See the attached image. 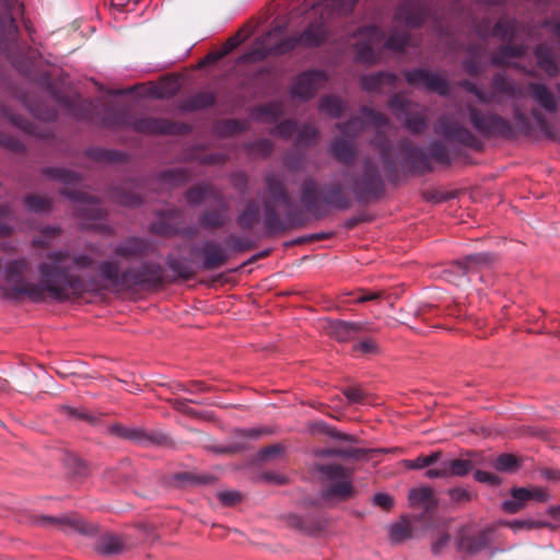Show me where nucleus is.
Here are the masks:
<instances>
[{
    "instance_id": "f257e3e1",
    "label": "nucleus",
    "mask_w": 560,
    "mask_h": 560,
    "mask_svg": "<svg viewBox=\"0 0 560 560\" xmlns=\"http://www.w3.org/2000/svg\"><path fill=\"white\" fill-rule=\"evenodd\" d=\"M93 265L94 259L88 254L72 255L68 249H58L49 252L37 266L38 282L25 278L28 262L24 258L9 261L3 279L13 294L25 295L33 302L47 298L65 302L94 288V280L84 275Z\"/></svg>"
},
{
    "instance_id": "f03ea898",
    "label": "nucleus",
    "mask_w": 560,
    "mask_h": 560,
    "mask_svg": "<svg viewBox=\"0 0 560 560\" xmlns=\"http://www.w3.org/2000/svg\"><path fill=\"white\" fill-rule=\"evenodd\" d=\"M357 0H305L308 13L319 15V21L311 24L300 36L282 38L285 26L277 25L260 36L255 44L243 55V61H259L269 55H282L296 46H318L326 37L324 22L335 14L348 13Z\"/></svg>"
},
{
    "instance_id": "7ed1b4c3",
    "label": "nucleus",
    "mask_w": 560,
    "mask_h": 560,
    "mask_svg": "<svg viewBox=\"0 0 560 560\" xmlns=\"http://www.w3.org/2000/svg\"><path fill=\"white\" fill-rule=\"evenodd\" d=\"M358 37L362 43L357 46V59L364 63H374L378 60L377 50L384 46L393 51H402L408 45L406 34H393L384 42L383 32L376 26H366L358 32Z\"/></svg>"
},
{
    "instance_id": "20e7f679",
    "label": "nucleus",
    "mask_w": 560,
    "mask_h": 560,
    "mask_svg": "<svg viewBox=\"0 0 560 560\" xmlns=\"http://www.w3.org/2000/svg\"><path fill=\"white\" fill-rule=\"evenodd\" d=\"M266 190L268 198L264 201L265 207V228L268 234H276L285 229V224L277 214L273 206L280 205L285 208L290 207V199L287 194L283 178L273 173H269L265 177Z\"/></svg>"
},
{
    "instance_id": "39448f33",
    "label": "nucleus",
    "mask_w": 560,
    "mask_h": 560,
    "mask_svg": "<svg viewBox=\"0 0 560 560\" xmlns=\"http://www.w3.org/2000/svg\"><path fill=\"white\" fill-rule=\"evenodd\" d=\"M318 471L324 477L328 486L322 491L323 499H346L353 494L351 474L348 469L339 465H323Z\"/></svg>"
},
{
    "instance_id": "423d86ee",
    "label": "nucleus",
    "mask_w": 560,
    "mask_h": 560,
    "mask_svg": "<svg viewBox=\"0 0 560 560\" xmlns=\"http://www.w3.org/2000/svg\"><path fill=\"white\" fill-rule=\"evenodd\" d=\"M470 122L482 136H498L511 138L514 136L512 125L503 117L494 113H481L475 106L468 105Z\"/></svg>"
},
{
    "instance_id": "0eeeda50",
    "label": "nucleus",
    "mask_w": 560,
    "mask_h": 560,
    "mask_svg": "<svg viewBox=\"0 0 560 560\" xmlns=\"http://www.w3.org/2000/svg\"><path fill=\"white\" fill-rule=\"evenodd\" d=\"M186 199L188 203H190L191 206H197L202 202L218 199L220 206L222 207V210L208 211L203 213L199 219V223L203 228H219L223 225L224 212L226 211V207L223 200L217 194V191H214L211 187L202 186L192 188L187 192Z\"/></svg>"
},
{
    "instance_id": "6e6552de",
    "label": "nucleus",
    "mask_w": 560,
    "mask_h": 560,
    "mask_svg": "<svg viewBox=\"0 0 560 560\" xmlns=\"http://www.w3.org/2000/svg\"><path fill=\"white\" fill-rule=\"evenodd\" d=\"M405 78L409 84L442 96L448 95L451 90L450 83L444 75L425 69L407 71Z\"/></svg>"
},
{
    "instance_id": "1a4fd4ad",
    "label": "nucleus",
    "mask_w": 560,
    "mask_h": 560,
    "mask_svg": "<svg viewBox=\"0 0 560 560\" xmlns=\"http://www.w3.org/2000/svg\"><path fill=\"white\" fill-rule=\"evenodd\" d=\"M436 131L452 143H458L474 149L480 147L479 140L467 128L454 121L451 117H441Z\"/></svg>"
},
{
    "instance_id": "9d476101",
    "label": "nucleus",
    "mask_w": 560,
    "mask_h": 560,
    "mask_svg": "<svg viewBox=\"0 0 560 560\" xmlns=\"http://www.w3.org/2000/svg\"><path fill=\"white\" fill-rule=\"evenodd\" d=\"M326 81L327 77L324 71H305L295 78L291 86V95L301 100H308L315 95Z\"/></svg>"
},
{
    "instance_id": "9b49d317",
    "label": "nucleus",
    "mask_w": 560,
    "mask_h": 560,
    "mask_svg": "<svg viewBox=\"0 0 560 560\" xmlns=\"http://www.w3.org/2000/svg\"><path fill=\"white\" fill-rule=\"evenodd\" d=\"M61 194L78 203L75 209L78 217L88 221H98L103 219V210L95 198L89 197L80 191L62 190Z\"/></svg>"
},
{
    "instance_id": "f8f14e48",
    "label": "nucleus",
    "mask_w": 560,
    "mask_h": 560,
    "mask_svg": "<svg viewBox=\"0 0 560 560\" xmlns=\"http://www.w3.org/2000/svg\"><path fill=\"white\" fill-rule=\"evenodd\" d=\"M381 188L382 180L378 171L366 164L364 174L355 179L352 189L358 199H370L377 195Z\"/></svg>"
},
{
    "instance_id": "ddd939ff",
    "label": "nucleus",
    "mask_w": 560,
    "mask_h": 560,
    "mask_svg": "<svg viewBox=\"0 0 560 560\" xmlns=\"http://www.w3.org/2000/svg\"><path fill=\"white\" fill-rule=\"evenodd\" d=\"M132 130L149 135H172L179 130V127L165 119L141 117L125 121Z\"/></svg>"
},
{
    "instance_id": "4468645a",
    "label": "nucleus",
    "mask_w": 560,
    "mask_h": 560,
    "mask_svg": "<svg viewBox=\"0 0 560 560\" xmlns=\"http://www.w3.org/2000/svg\"><path fill=\"white\" fill-rule=\"evenodd\" d=\"M323 329L328 336L338 341H348L363 330V325L339 319H326Z\"/></svg>"
},
{
    "instance_id": "2eb2a0df",
    "label": "nucleus",
    "mask_w": 560,
    "mask_h": 560,
    "mask_svg": "<svg viewBox=\"0 0 560 560\" xmlns=\"http://www.w3.org/2000/svg\"><path fill=\"white\" fill-rule=\"evenodd\" d=\"M494 257L488 253H478L466 256L463 260L457 261L454 268L458 272L457 279L454 280L456 285H463L468 281L467 273L474 268L489 266L493 262Z\"/></svg>"
},
{
    "instance_id": "dca6fc26",
    "label": "nucleus",
    "mask_w": 560,
    "mask_h": 560,
    "mask_svg": "<svg viewBox=\"0 0 560 560\" xmlns=\"http://www.w3.org/2000/svg\"><path fill=\"white\" fill-rule=\"evenodd\" d=\"M163 282V269L159 264L145 262L131 271L130 285L158 287Z\"/></svg>"
},
{
    "instance_id": "f3484780",
    "label": "nucleus",
    "mask_w": 560,
    "mask_h": 560,
    "mask_svg": "<svg viewBox=\"0 0 560 560\" xmlns=\"http://www.w3.org/2000/svg\"><path fill=\"white\" fill-rule=\"evenodd\" d=\"M202 253V268L207 270L219 268L229 259L226 250L215 242H207Z\"/></svg>"
},
{
    "instance_id": "a211bd4d",
    "label": "nucleus",
    "mask_w": 560,
    "mask_h": 560,
    "mask_svg": "<svg viewBox=\"0 0 560 560\" xmlns=\"http://www.w3.org/2000/svg\"><path fill=\"white\" fill-rule=\"evenodd\" d=\"M100 276L103 280L114 285H130L131 271H120L113 261H103L98 266Z\"/></svg>"
},
{
    "instance_id": "6ab92c4d",
    "label": "nucleus",
    "mask_w": 560,
    "mask_h": 560,
    "mask_svg": "<svg viewBox=\"0 0 560 560\" xmlns=\"http://www.w3.org/2000/svg\"><path fill=\"white\" fill-rule=\"evenodd\" d=\"M268 433L269 431L264 428L237 429L234 431V436L235 439L240 440V442L230 444L228 446L218 447L215 451L218 453H234L246 447V440H256Z\"/></svg>"
},
{
    "instance_id": "aec40b11",
    "label": "nucleus",
    "mask_w": 560,
    "mask_h": 560,
    "mask_svg": "<svg viewBox=\"0 0 560 560\" xmlns=\"http://www.w3.org/2000/svg\"><path fill=\"white\" fill-rule=\"evenodd\" d=\"M528 89L532 93L534 101L546 112H557V100L552 92L541 83H530Z\"/></svg>"
},
{
    "instance_id": "412c9836",
    "label": "nucleus",
    "mask_w": 560,
    "mask_h": 560,
    "mask_svg": "<svg viewBox=\"0 0 560 560\" xmlns=\"http://www.w3.org/2000/svg\"><path fill=\"white\" fill-rule=\"evenodd\" d=\"M408 500L412 508H422L427 512L432 511L438 504L434 493L429 487L410 490Z\"/></svg>"
},
{
    "instance_id": "4be33fe9",
    "label": "nucleus",
    "mask_w": 560,
    "mask_h": 560,
    "mask_svg": "<svg viewBox=\"0 0 560 560\" xmlns=\"http://www.w3.org/2000/svg\"><path fill=\"white\" fill-rule=\"evenodd\" d=\"M523 52H524V48L522 46L518 47V46L505 45V46H502L499 49V51L493 54L491 60H492V63L495 66H510V67L521 69V66L517 62H512L511 59L522 56ZM522 70L529 74H534V71H529L524 68H522Z\"/></svg>"
},
{
    "instance_id": "5701e85b",
    "label": "nucleus",
    "mask_w": 560,
    "mask_h": 560,
    "mask_svg": "<svg viewBox=\"0 0 560 560\" xmlns=\"http://www.w3.org/2000/svg\"><path fill=\"white\" fill-rule=\"evenodd\" d=\"M330 154L341 163L351 164L357 156V151L352 140L339 138L332 141Z\"/></svg>"
},
{
    "instance_id": "b1692460",
    "label": "nucleus",
    "mask_w": 560,
    "mask_h": 560,
    "mask_svg": "<svg viewBox=\"0 0 560 560\" xmlns=\"http://www.w3.org/2000/svg\"><path fill=\"white\" fill-rule=\"evenodd\" d=\"M317 187L314 180H307L303 185L301 200L307 211L312 212L315 218H323L326 212L322 211L318 202Z\"/></svg>"
},
{
    "instance_id": "393cba45",
    "label": "nucleus",
    "mask_w": 560,
    "mask_h": 560,
    "mask_svg": "<svg viewBox=\"0 0 560 560\" xmlns=\"http://www.w3.org/2000/svg\"><path fill=\"white\" fill-rule=\"evenodd\" d=\"M535 56L538 67L542 69L549 77H553L558 73L559 68L549 47L538 46L535 49Z\"/></svg>"
},
{
    "instance_id": "a878e982",
    "label": "nucleus",
    "mask_w": 560,
    "mask_h": 560,
    "mask_svg": "<svg viewBox=\"0 0 560 560\" xmlns=\"http://www.w3.org/2000/svg\"><path fill=\"white\" fill-rule=\"evenodd\" d=\"M396 75L388 72H378L362 77L361 85L365 91H381L385 84H393Z\"/></svg>"
},
{
    "instance_id": "bb28decb",
    "label": "nucleus",
    "mask_w": 560,
    "mask_h": 560,
    "mask_svg": "<svg viewBox=\"0 0 560 560\" xmlns=\"http://www.w3.org/2000/svg\"><path fill=\"white\" fill-rule=\"evenodd\" d=\"M412 535L411 525L407 517L388 525V536L393 544H399L409 539Z\"/></svg>"
},
{
    "instance_id": "cd10ccee",
    "label": "nucleus",
    "mask_w": 560,
    "mask_h": 560,
    "mask_svg": "<svg viewBox=\"0 0 560 560\" xmlns=\"http://www.w3.org/2000/svg\"><path fill=\"white\" fill-rule=\"evenodd\" d=\"M492 86L498 93L504 94L510 98H516L521 94V89L516 86L514 81L502 73L493 77Z\"/></svg>"
},
{
    "instance_id": "c85d7f7f",
    "label": "nucleus",
    "mask_w": 560,
    "mask_h": 560,
    "mask_svg": "<svg viewBox=\"0 0 560 560\" xmlns=\"http://www.w3.org/2000/svg\"><path fill=\"white\" fill-rule=\"evenodd\" d=\"M249 32L244 28L240 30L234 36L230 37L222 47L220 52L208 55L205 61H215L221 57L232 52L236 47H238L244 40H246L249 36Z\"/></svg>"
},
{
    "instance_id": "c756f323",
    "label": "nucleus",
    "mask_w": 560,
    "mask_h": 560,
    "mask_svg": "<svg viewBox=\"0 0 560 560\" xmlns=\"http://www.w3.org/2000/svg\"><path fill=\"white\" fill-rule=\"evenodd\" d=\"M215 96L211 92H200L197 93L183 102V108L185 110H198L205 109L214 104Z\"/></svg>"
},
{
    "instance_id": "7c9ffc66",
    "label": "nucleus",
    "mask_w": 560,
    "mask_h": 560,
    "mask_svg": "<svg viewBox=\"0 0 560 560\" xmlns=\"http://www.w3.org/2000/svg\"><path fill=\"white\" fill-rule=\"evenodd\" d=\"M145 249V243L137 237H131L120 243L115 253L120 257H133L141 255Z\"/></svg>"
},
{
    "instance_id": "2f4dec72",
    "label": "nucleus",
    "mask_w": 560,
    "mask_h": 560,
    "mask_svg": "<svg viewBox=\"0 0 560 560\" xmlns=\"http://www.w3.org/2000/svg\"><path fill=\"white\" fill-rule=\"evenodd\" d=\"M489 536L490 532L488 530L480 533L477 537L472 539L462 536L458 542L459 548L467 552H477L488 545Z\"/></svg>"
},
{
    "instance_id": "473e14b6",
    "label": "nucleus",
    "mask_w": 560,
    "mask_h": 560,
    "mask_svg": "<svg viewBox=\"0 0 560 560\" xmlns=\"http://www.w3.org/2000/svg\"><path fill=\"white\" fill-rule=\"evenodd\" d=\"M124 544L120 537L114 535L103 536L97 544V551L103 555H115L122 550Z\"/></svg>"
},
{
    "instance_id": "72a5a7b5",
    "label": "nucleus",
    "mask_w": 560,
    "mask_h": 560,
    "mask_svg": "<svg viewBox=\"0 0 560 560\" xmlns=\"http://www.w3.org/2000/svg\"><path fill=\"white\" fill-rule=\"evenodd\" d=\"M324 200L338 209H347L350 205L348 197L342 194L340 186H334L326 190Z\"/></svg>"
},
{
    "instance_id": "f704fd0d",
    "label": "nucleus",
    "mask_w": 560,
    "mask_h": 560,
    "mask_svg": "<svg viewBox=\"0 0 560 560\" xmlns=\"http://www.w3.org/2000/svg\"><path fill=\"white\" fill-rule=\"evenodd\" d=\"M343 108V102L336 96H325L319 103V109L331 117H339Z\"/></svg>"
},
{
    "instance_id": "c9c22d12",
    "label": "nucleus",
    "mask_w": 560,
    "mask_h": 560,
    "mask_svg": "<svg viewBox=\"0 0 560 560\" xmlns=\"http://www.w3.org/2000/svg\"><path fill=\"white\" fill-rule=\"evenodd\" d=\"M440 455L439 452H433L430 455H421L415 459H404L401 464L407 469H423L438 463Z\"/></svg>"
},
{
    "instance_id": "e433bc0d",
    "label": "nucleus",
    "mask_w": 560,
    "mask_h": 560,
    "mask_svg": "<svg viewBox=\"0 0 560 560\" xmlns=\"http://www.w3.org/2000/svg\"><path fill=\"white\" fill-rule=\"evenodd\" d=\"M447 474L450 476L463 477L469 474L472 469V463L468 459H447L445 460Z\"/></svg>"
},
{
    "instance_id": "4c0bfd02",
    "label": "nucleus",
    "mask_w": 560,
    "mask_h": 560,
    "mask_svg": "<svg viewBox=\"0 0 560 560\" xmlns=\"http://www.w3.org/2000/svg\"><path fill=\"white\" fill-rule=\"evenodd\" d=\"M259 218V208L254 202H250L248 207L242 211L237 218V223L243 229H250Z\"/></svg>"
},
{
    "instance_id": "58836bf2",
    "label": "nucleus",
    "mask_w": 560,
    "mask_h": 560,
    "mask_svg": "<svg viewBox=\"0 0 560 560\" xmlns=\"http://www.w3.org/2000/svg\"><path fill=\"white\" fill-rule=\"evenodd\" d=\"M361 113L368 122L375 127L377 135L388 126L387 117L378 112L364 106L361 108Z\"/></svg>"
},
{
    "instance_id": "ea45409f",
    "label": "nucleus",
    "mask_w": 560,
    "mask_h": 560,
    "mask_svg": "<svg viewBox=\"0 0 560 560\" xmlns=\"http://www.w3.org/2000/svg\"><path fill=\"white\" fill-rule=\"evenodd\" d=\"M25 206L30 211L36 213H45L48 212L51 208V202L48 198L30 195L25 197Z\"/></svg>"
},
{
    "instance_id": "a19ab883",
    "label": "nucleus",
    "mask_w": 560,
    "mask_h": 560,
    "mask_svg": "<svg viewBox=\"0 0 560 560\" xmlns=\"http://www.w3.org/2000/svg\"><path fill=\"white\" fill-rule=\"evenodd\" d=\"M47 174L66 185H77L80 182V178L77 173L66 170V168H55L48 170Z\"/></svg>"
},
{
    "instance_id": "79ce46f5",
    "label": "nucleus",
    "mask_w": 560,
    "mask_h": 560,
    "mask_svg": "<svg viewBox=\"0 0 560 560\" xmlns=\"http://www.w3.org/2000/svg\"><path fill=\"white\" fill-rule=\"evenodd\" d=\"M493 467L499 471L511 472L518 468V462L512 454H501L495 458Z\"/></svg>"
},
{
    "instance_id": "37998d69",
    "label": "nucleus",
    "mask_w": 560,
    "mask_h": 560,
    "mask_svg": "<svg viewBox=\"0 0 560 560\" xmlns=\"http://www.w3.org/2000/svg\"><path fill=\"white\" fill-rule=\"evenodd\" d=\"M410 106H411V102L408 101L401 94L394 95L388 103V107L393 110V113L398 118L406 115L409 112Z\"/></svg>"
},
{
    "instance_id": "c03bdc74",
    "label": "nucleus",
    "mask_w": 560,
    "mask_h": 560,
    "mask_svg": "<svg viewBox=\"0 0 560 560\" xmlns=\"http://www.w3.org/2000/svg\"><path fill=\"white\" fill-rule=\"evenodd\" d=\"M39 524L46 527H60L63 528L66 526H71L74 528H80L78 523L68 517H51V516H43L39 518Z\"/></svg>"
},
{
    "instance_id": "a18cd8bd",
    "label": "nucleus",
    "mask_w": 560,
    "mask_h": 560,
    "mask_svg": "<svg viewBox=\"0 0 560 560\" xmlns=\"http://www.w3.org/2000/svg\"><path fill=\"white\" fill-rule=\"evenodd\" d=\"M459 86L474 94L480 103L490 104L493 102V94L481 91L477 88L476 84L469 82L468 80L460 81Z\"/></svg>"
},
{
    "instance_id": "49530a36",
    "label": "nucleus",
    "mask_w": 560,
    "mask_h": 560,
    "mask_svg": "<svg viewBox=\"0 0 560 560\" xmlns=\"http://www.w3.org/2000/svg\"><path fill=\"white\" fill-rule=\"evenodd\" d=\"M405 126L410 132L419 133L425 128L427 120L422 114H412L406 117Z\"/></svg>"
},
{
    "instance_id": "de8ad7c7",
    "label": "nucleus",
    "mask_w": 560,
    "mask_h": 560,
    "mask_svg": "<svg viewBox=\"0 0 560 560\" xmlns=\"http://www.w3.org/2000/svg\"><path fill=\"white\" fill-rule=\"evenodd\" d=\"M363 120H361L358 117L351 118L347 124L345 125H338V128L340 129L341 133L343 136H357L363 130Z\"/></svg>"
},
{
    "instance_id": "09e8293b",
    "label": "nucleus",
    "mask_w": 560,
    "mask_h": 560,
    "mask_svg": "<svg viewBox=\"0 0 560 560\" xmlns=\"http://www.w3.org/2000/svg\"><path fill=\"white\" fill-rule=\"evenodd\" d=\"M514 23L509 20H499L494 26L493 33L495 36L505 39L514 35Z\"/></svg>"
},
{
    "instance_id": "8fccbe9b",
    "label": "nucleus",
    "mask_w": 560,
    "mask_h": 560,
    "mask_svg": "<svg viewBox=\"0 0 560 560\" xmlns=\"http://www.w3.org/2000/svg\"><path fill=\"white\" fill-rule=\"evenodd\" d=\"M317 129L311 125H305L301 127L298 131V143L299 144H310L314 142L317 138Z\"/></svg>"
},
{
    "instance_id": "3c124183",
    "label": "nucleus",
    "mask_w": 560,
    "mask_h": 560,
    "mask_svg": "<svg viewBox=\"0 0 560 560\" xmlns=\"http://www.w3.org/2000/svg\"><path fill=\"white\" fill-rule=\"evenodd\" d=\"M429 155L431 159H433L440 163H444V164L450 163L448 153H447L446 148L439 142H433L431 144Z\"/></svg>"
},
{
    "instance_id": "603ef678",
    "label": "nucleus",
    "mask_w": 560,
    "mask_h": 560,
    "mask_svg": "<svg viewBox=\"0 0 560 560\" xmlns=\"http://www.w3.org/2000/svg\"><path fill=\"white\" fill-rule=\"evenodd\" d=\"M12 221V212L9 207H0V236L7 235L13 229V225H9Z\"/></svg>"
},
{
    "instance_id": "864d4df0",
    "label": "nucleus",
    "mask_w": 560,
    "mask_h": 560,
    "mask_svg": "<svg viewBox=\"0 0 560 560\" xmlns=\"http://www.w3.org/2000/svg\"><path fill=\"white\" fill-rule=\"evenodd\" d=\"M451 500L456 503L468 502L471 500V493L465 488H453L447 491Z\"/></svg>"
},
{
    "instance_id": "5fc2aeb1",
    "label": "nucleus",
    "mask_w": 560,
    "mask_h": 560,
    "mask_svg": "<svg viewBox=\"0 0 560 560\" xmlns=\"http://www.w3.org/2000/svg\"><path fill=\"white\" fill-rule=\"evenodd\" d=\"M295 130L296 124L292 120L282 121L276 127V133L283 138L291 137L295 132Z\"/></svg>"
},
{
    "instance_id": "6e6d98bb",
    "label": "nucleus",
    "mask_w": 560,
    "mask_h": 560,
    "mask_svg": "<svg viewBox=\"0 0 560 560\" xmlns=\"http://www.w3.org/2000/svg\"><path fill=\"white\" fill-rule=\"evenodd\" d=\"M373 503L384 510H389L394 505V499L387 493H376L373 497Z\"/></svg>"
},
{
    "instance_id": "4d7b16f0",
    "label": "nucleus",
    "mask_w": 560,
    "mask_h": 560,
    "mask_svg": "<svg viewBox=\"0 0 560 560\" xmlns=\"http://www.w3.org/2000/svg\"><path fill=\"white\" fill-rule=\"evenodd\" d=\"M425 476L430 479L448 477L445 460L441 462L438 467L428 469Z\"/></svg>"
},
{
    "instance_id": "13d9d810",
    "label": "nucleus",
    "mask_w": 560,
    "mask_h": 560,
    "mask_svg": "<svg viewBox=\"0 0 560 560\" xmlns=\"http://www.w3.org/2000/svg\"><path fill=\"white\" fill-rule=\"evenodd\" d=\"M528 489H529L530 500H534L537 502H547L550 499V495L545 488L533 487V488H528Z\"/></svg>"
},
{
    "instance_id": "bf43d9fd",
    "label": "nucleus",
    "mask_w": 560,
    "mask_h": 560,
    "mask_svg": "<svg viewBox=\"0 0 560 560\" xmlns=\"http://www.w3.org/2000/svg\"><path fill=\"white\" fill-rule=\"evenodd\" d=\"M220 501L225 505H233L241 500V494L237 491H223L219 493Z\"/></svg>"
},
{
    "instance_id": "052dcab7",
    "label": "nucleus",
    "mask_w": 560,
    "mask_h": 560,
    "mask_svg": "<svg viewBox=\"0 0 560 560\" xmlns=\"http://www.w3.org/2000/svg\"><path fill=\"white\" fill-rule=\"evenodd\" d=\"M474 477L477 481L483 483L495 485L499 482V479L495 475L483 470H476Z\"/></svg>"
},
{
    "instance_id": "680f3d73",
    "label": "nucleus",
    "mask_w": 560,
    "mask_h": 560,
    "mask_svg": "<svg viewBox=\"0 0 560 560\" xmlns=\"http://www.w3.org/2000/svg\"><path fill=\"white\" fill-rule=\"evenodd\" d=\"M382 296V292L380 291H373V292H366V291H360L358 295L354 299L355 303H365L370 301H375Z\"/></svg>"
},
{
    "instance_id": "e2e57ef3",
    "label": "nucleus",
    "mask_w": 560,
    "mask_h": 560,
    "mask_svg": "<svg viewBox=\"0 0 560 560\" xmlns=\"http://www.w3.org/2000/svg\"><path fill=\"white\" fill-rule=\"evenodd\" d=\"M355 349L362 353H375L377 346L372 339H364L355 346Z\"/></svg>"
},
{
    "instance_id": "0e129e2a",
    "label": "nucleus",
    "mask_w": 560,
    "mask_h": 560,
    "mask_svg": "<svg viewBox=\"0 0 560 560\" xmlns=\"http://www.w3.org/2000/svg\"><path fill=\"white\" fill-rule=\"evenodd\" d=\"M62 411L70 418H77V419H90L86 411L81 408H73L70 406H63Z\"/></svg>"
},
{
    "instance_id": "69168bd1",
    "label": "nucleus",
    "mask_w": 560,
    "mask_h": 560,
    "mask_svg": "<svg viewBox=\"0 0 560 560\" xmlns=\"http://www.w3.org/2000/svg\"><path fill=\"white\" fill-rule=\"evenodd\" d=\"M375 145L381 151V156L384 163H389V142L385 139L377 140V137L375 138Z\"/></svg>"
},
{
    "instance_id": "338daca9",
    "label": "nucleus",
    "mask_w": 560,
    "mask_h": 560,
    "mask_svg": "<svg viewBox=\"0 0 560 560\" xmlns=\"http://www.w3.org/2000/svg\"><path fill=\"white\" fill-rule=\"evenodd\" d=\"M511 495L517 501L522 502L523 506L525 502L530 500L528 488H513L511 490Z\"/></svg>"
},
{
    "instance_id": "774afa93",
    "label": "nucleus",
    "mask_w": 560,
    "mask_h": 560,
    "mask_svg": "<svg viewBox=\"0 0 560 560\" xmlns=\"http://www.w3.org/2000/svg\"><path fill=\"white\" fill-rule=\"evenodd\" d=\"M523 508L522 502L517 501L512 497L510 500H505L502 503V509L508 513H516Z\"/></svg>"
}]
</instances>
